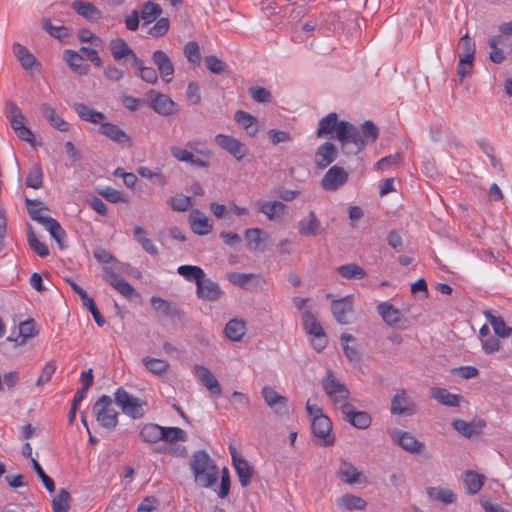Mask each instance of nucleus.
Returning a JSON list of instances; mask_svg holds the SVG:
<instances>
[{
  "mask_svg": "<svg viewBox=\"0 0 512 512\" xmlns=\"http://www.w3.org/2000/svg\"><path fill=\"white\" fill-rule=\"evenodd\" d=\"M163 426L154 423L145 424L139 433V437L143 442L156 443L162 440Z\"/></svg>",
  "mask_w": 512,
  "mask_h": 512,
  "instance_id": "39",
  "label": "nucleus"
},
{
  "mask_svg": "<svg viewBox=\"0 0 512 512\" xmlns=\"http://www.w3.org/2000/svg\"><path fill=\"white\" fill-rule=\"evenodd\" d=\"M377 312L389 326H397L404 319L403 313L389 302L379 303L377 305Z\"/></svg>",
  "mask_w": 512,
  "mask_h": 512,
  "instance_id": "28",
  "label": "nucleus"
},
{
  "mask_svg": "<svg viewBox=\"0 0 512 512\" xmlns=\"http://www.w3.org/2000/svg\"><path fill=\"white\" fill-rule=\"evenodd\" d=\"M311 429L320 445L329 446L333 444L334 438L331 436L332 422L328 416L324 415L312 419Z\"/></svg>",
  "mask_w": 512,
  "mask_h": 512,
  "instance_id": "10",
  "label": "nucleus"
},
{
  "mask_svg": "<svg viewBox=\"0 0 512 512\" xmlns=\"http://www.w3.org/2000/svg\"><path fill=\"white\" fill-rule=\"evenodd\" d=\"M349 178L348 172L341 166L334 165L321 179V186L326 191H336L343 187Z\"/></svg>",
  "mask_w": 512,
  "mask_h": 512,
  "instance_id": "8",
  "label": "nucleus"
},
{
  "mask_svg": "<svg viewBox=\"0 0 512 512\" xmlns=\"http://www.w3.org/2000/svg\"><path fill=\"white\" fill-rule=\"evenodd\" d=\"M484 315L496 335L500 337H508L511 335L512 329L506 325L502 317L493 315L491 311H486Z\"/></svg>",
  "mask_w": 512,
  "mask_h": 512,
  "instance_id": "43",
  "label": "nucleus"
},
{
  "mask_svg": "<svg viewBox=\"0 0 512 512\" xmlns=\"http://www.w3.org/2000/svg\"><path fill=\"white\" fill-rule=\"evenodd\" d=\"M114 397L116 404L127 416L133 419H139L144 416L143 406L145 402L140 398L131 395L122 387L115 391Z\"/></svg>",
  "mask_w": 512,
  "mask_h": 512,
  "instance_id": "5",
  "label": "nucleus"
},
{
  "mask_svg": "<svg viewBox=\"0 0 512 512\" xmlns=\"http://www.w3.org/2000/svg\"><path fill=\"white\" fill-rule=\"evenodd\" d=\"M25 184L32 189H40L43 186V171L39 164H34L29 169Z\"/></svg>",
  "mask_w": 512,
  "mask_h": 512,
  "instance_id": "54",
  "label": "nucleus"
},
{
  "mask_svg": "<svg viewBox=\"0 0 512 512\" xmlns=\"http://www.w3.org/2000/svg\"><path fill=\"white\" fill-rule=\"evenodd\" d=\"M234 120L247 132L249 136H256L259 132L257 119L250 113L238 110L235 113Z\"/></svg>",
  "mask_w": 512,
  "mask_h": 512,
  "instance_id": "36",
  "label": "nucleus"
},
{
  "mask_svg": "<svg viewBox=\"0 0 512 512\" xmlns=\"http://www.w3.org/2000/svg\"><path fill=\"white\" fill-rule=\"evenodd\" d=\"M64 60L73 72L80 75L88 73V66L83 64V57L73 50L64 51Z\"/></svg>",
  "mask_w": 512,
  "mask_h": 512,
  "instance_id": "38",
  "label": "nucleus"
},
{
  "mask_svg": "<svg viewBox=\"0 0 512 512\" xmlns=\"http://www.w3.org/2000/svg\"><path fill=\"white\" fill-rule=\"evenodd\" d=\"M195 481L202 487H210L218 480V470L210 456L204 451L196 452L190 463Z\"/></svg>",
  "mask_w": 512,
  "mask_h": 512,
  "instance_id": "3",
  "label": "nucleus"
},
{
  "mask_svg": "<svg viewBox=\"0 0 512 512\" xmlns=\"http://www.w3.org/2000/svg\"><path fill=\"white\" fill-rule=\"evenodd\" d=\"M215 143L237 161L243 160L249 152L245 143L231 135L217 134L215 136Z\"/></svg>",
  "mask_w": 512,
  "mask_h": 512,
  "instance_id": "6",
  "label": "nucleus"
},
{
  "mask_svg": "<svg viewBox=\"0 0 512 512\" xmlns=\"http://www.w3.org/2000/svg\"><path fill=\"white\" fill-rule=\"evenodd\" d=\"M42 28L57 39H63L68 36L67 28L63 26H53L49 19L42 20Z\"/></svg>",
  "mask_w": 512,
  "mask_h": 512,
  "instance_id": "62",
  "label": "nucleus"
},
{
  "mask_svg": "<svg viewBox=\"0 0 512 512\" xmlns=\"http://www.w3.org/2000/svg\"><path fill=\"white\" fill-rule=\"evenodd\" d=\"M302 324L304 330L307 332V334L311 336H316L321 333H324L321 324L318 322L316 317L308 310H305L302 313Z\"/></svg>",
  "mask_w": 512,
  "mask_h": 512,
  "instance_id": "45",
  "label": "nucleus"
},
{
  "mask_svg": "<svg viewBox=\"0 0 512 512\" xmlns=\"http://www.w3.org/2000/svg\"><path fill=\"white\" fill-rule=\"evenodd\" d=\"M28 243L30 248L37 253L40 257H46L49 255V249L47 245L42 242L33 231H29L27 234Z\"/></svg>",
  "mask_w": 512,
  "mask_h": 512,
  "instance_id": "57",
  "label": "nucleus"
},
{
  "mask_svg": "<svg viewBox=\"0 0 512 512\" xmlns=\"http://www.w3.org/2000/svg\"><path fill=\"white\" fill-rule=\"evenodd\" d=\"M193 373L197 379L207 388V390L216 395L221 394V387L218 380L207 367L203 365H195L193 367Z\"/></svg>",
  "mask_w": 512,
  "mask_h": 512,
  "instance_id": "23",
  "label": "nucleus"
},
{
  "mask_svg": "<svg viewBox=\"0 0 512 512\" xmlns=\"http://www.w3.org/2000/svg\"><path fill=\"white\" fill-rule=\"evenodd\" d=\"M55 371H56V363L54 361L47 362L44 365V367L42 368L41 374L39 375V377L36 381V385L42 386V385L48 383L51 380Z\"/></svg>",
  "mask_w": 512,
  "mask_h": 512,
  "instance_id": "64",
  "label": "nucleus"
},
{
  "mask_svg": "<svg viewBox=\"0 0 512 512\" xmlns=\"http://www.w3.org/2000/svg\"><path fill=\"white\" fill-rule=\"evenodd\" d=\"M257 209L273 222H282L287 214V206L280 201H257Z\"/></svg>",
  "mask_w": 512,
  "mask_h": 512,
  "instance_id": "14",
  "label": "nucleus"
},
{
  "mask_svg": "<svg viewBox=\"0 0 512 512\" xmlns=\"http://www.w3.org/2000/svg\"><path fill=\"white\" fill-rule=\"evenodd\" d=\"M431 397L437 400L439 403L449 407H456L460 403V398L458 395L452 394L444 388H432Z\"/></svg>",
  "mask_w": 512,
  "mask_h": 512,
  "instance_id": "41",
  "label": "nucleus"
},
{
  "mask_svg": "<svg viewBox=\"0 0 512 512\" xmlns=\"http://www.w3.org/2000/svg\"><path fill=\"white\" fill-rule=\"evenodd\" d=\"M187 433L179 427H164L162 429V440L165 442L186 441Z\"/></svg>",
  "mask_w": 512,
  "mask_h": 512,
  "instance_id": "55",
  "label": "nucleus"
},
{
  "mask_svg": "<svg viewBox=\"0 0 512 512\" xmlns=\"http://www.w3.org/2000/svg\"><path fill=\"white\" fill-rule=\"evenodd\" d=\"M110 396L102 395L93 405V413L98 424L108 430L118 425V412L112 406Z\"/></svg>",
  "mask_w": 512,
  "mask_h": 512,
  "instance_id": "4",
  "label": "nucleus"
},
{
  "mask_svg": "<svg viewBox=\"0 0 512 512\" xmlns=\"http://www.w3.org/2000/svg\"><path fill=\"white\" fill-rule=\"evenodd\" d=\"M459 58L471 59L474 60L476 53V45L475 42L470 38L468 33L463 35L459 40Z\"/></svg>",
  "mask_w": 512,
  "mask_h": 512,
  "instance_id": "53",
  "label": "nucleus"
},
{
  "mask_svg": "<svg viewBox=\"0 0 512 512\" xmlns=\"http://www.w3.org/2000/svg\"><path fill=\"white\" fill-rule=\"evenodd\" d=\"M168 203L177 212L187 211L192 206L191 198L182 194L171 197Z\"/></svg>",
  "mask_w": 512,
  "mask_h": 512,
  "instance_id": "60",
  "label": "nucleus"
},
{
  "mask_svg": "<svg viewBox=\"0 0 512 512\" xmlns=\"http://www.w3.org/2000/svg\"><path fill=\"white\" fill-rule=\"evenodd\" d=\"M196 295L203 301L217 302L223 297L224 291L217 282L205 275L196 286Z\"/></svg>",
  "mask_w": 512,
  "mask_h": 512,
  "instance_id": "9",
  "label": "nucleus"
},
{
  "mask_svg": "<svg viewBox=\"0 0 512 512\" xmlns=\"http://www.w3.org/2000/svg\"><path fill=\"white\" fill-rule=\"evenodd\" d=\"M19 334L21 337L19 345H24L28 339L34 337L37 334L34 320L28 319L21 322L19 325Z\"/></svg>",
  "mask_w": 512,
  "mask_h": 512,
  "instance_id": "58",
  "label": "nucleus"
},
{
  "mask_svg": "<svg viewBox=\"0 0 512 512\" xmlns=\"http://www.w3.org/2000/svg\"><path fill=\"white\" fill-rule=\"evenodd\" d=\"M142 362L149 372L158 376L166 373L169 368V363L165 359L144 357Z\"/></svg>",
  "mask_w": 512,
  "mask_h": 512,
  "instance_id": "49",
  "label": "nucleus"
},
{
  "mask_svg": "<svg viewBox=\"0 0 512 512\" xmlns=\"http://www.w3.org/2000/svg\"><path fill=\"white\" fill-rule=\"evenodd\" d=\"M335 503L343 511H363L367 507V501L364 498L351 493L337 497Z\"/></svg>",
  "mask_w": 512,
  "mask_h": 512,
  "instance_id": "25",
  "label": "nucleus"
},
{
  "mask_svg": "<svg viewBox=\"0 0 512 512\" xmlns=\"http://www.w3.org/2000/svg\"><path fill=\"white\" fill-rule=\"evenodd\" d=\"M338 155L337 148L333 143L325 142L321 144L315 152V163L317 168L323 170L333 163Z\"/></svg>",
  "mask_w": 512,
  "mask_h": 512,
  "instance_id": "19",
  "label": "nucleus"
},
{
  "mask_svg": "<svg viewBox=\"0 0 512 512\" xmlns=\"http://www.w3.org/2000/svg\"><path fill=\"white\" fill-rule=\"evenodd\" d=\"M229 452L231 454L232 464L237 473L241 486L247 487L251 483V479L254 473L253 468L244 458L238 454L236 448L232 445L229 446Z\"/></svg>",
  "mask_w": 512,
  "mask_h": 512,
  "instance_id": "11",
  "label": "nucleus"
},
{
  "mask_svg": "<svg viewBox=\"0 0 512 512\" xmlns=\"http://www.w3.org/2000/svg\"><path fill=\"white\" fill-rule=\"evenodd\" d=\"M336 271L345 279H362L366 276L365 270L355 263L339 266Z\"/></svg>",
  "mask_w": 512,
  "mask_h": 512,
  "instance_id": "48",
  "label": "nucleus"
},
{
  "mask_svg": "<svg viewBox=\"0 0 512 512\" xmlns=\"http://www.w3.org/2000/svg\"><path fill=\"white\" fill-rule=\"evenodd\" d=\"M379 130L372 121H365L361 129L347 121H341L337 131V140L346 155H356L366 145L374 143L378 138Z\"/></svg>",
  "mask_w": 512,
  "mask_h": 512,
  "instance_id": "1",
  "label": "nucleus"
},
{
  "mask_svg": "<svg viewBox=\"0 0 512 512\" xmlns=\"http://www.w3.org/2000/svg\"><path fill=\"white\" fill-rule=\"evenodd\" d=\"M388 434L393 443L399 445L403 450L410 454L420 453L424 449V444L410 432L400 429H391Z\"/></svg>",
  "mask_w": 512,
  "mask_h": 512,
  "instance_id": "7",
  "label": "nucleus"
},
{
  "mask_svg": "<svg viewBox=\"0 0 512 512\" xmlns=\"http://www.w3.org/2000/svg\"><path fill=\"white\" fill-rule=\"evenodd\" d=\"M161 13L160 5L155 2L147 1L142 5L141 18L145 24L154 22Z\"/></svg>",
  "mask_w": 512,
  "mask_h": 512,
  "instance_id": "51",
  "label": "nucleus"
},
{
  "mask_svg": "<svg viewBox=\"0 0 512 512\" xmlns=\"http://www.w3.org/2000/svg\"><path fill=\"white\" fill-rule=\"evenodd\" d=\"M453 428L463 436L471 438L481 434L482 429L486 426V423L482 419L467 422L462 419H455L452 423Z\"/></svg>",
  "mask_w": 512,
  "mask_h": 512,
  "instance_id": "26",
  "label": "nucleus"
},
{
  "mask_svg": "<svg viewBox=\"0 0 512 512\" xmlns=\"http://www.w3.org/2000/svg\"><path fill=\"white\" fill-rule=\"evenodd\" d=\"M42 116L48 123L60 132H66L69 129V124L57 114L56 109L49 103H42L40 105Z\"/></svg>",
  "mask_w": 512,
  "mask_h": 512,
  "instance_id": "30",
  "label": "nucleus"
},
{
  "mask_svg": "<svg viewBox=\"0 0 512 512\" xmlns=\"http://www.w3.org/2000/svg\"><path fill=\"white\" fill-rule=\"evenodd\" d=\"M150 303L153 309L162 316H169L171 314V303L158 296H152Z\"/></svg>",
  "mask_w": 512,
  "mask_h": 512,
  "instance_id": "63",
  "label": "nucleus"
},
{
  "mask_svg": "<svg viewBox=\"0 0 512 512\" xmlns=\"http://www.w3.org/2000/svg\"><path fill=\"white\" fill-rule=\"evenodd\" d=\"M152 61L154 65L157 67V72H159L162 80L165 83H170L174 77V65L169 57V55L163 50H155L152 53Z\"/></svg>",
  "mask_w": 512,
  "mask_h": 512,
  "instance_id": "13",
  "label": "nucleus"
},
{
  "mask_svg": "<svg viewBox=\"0 0 512 512\" xmlns=\"http://www.w3.org/2000/svg\"><path fill=\"white\" fill-rule=\"evenodd\" d=\"M13 53L25 70H30L36 63L33 54L22 44L15 42L12 46Z\"/></svg>",
  "mask_w": 512,
  "mask_h": 512,
  "instance_id": "37",
  "label": "nucleus"
},
{
  "mask_svg": "<svg viewBox=\"0 0 512 512\" xmlns=\"http://www.w3.org/2000/svg\"><path fill=\"white\" fill-rule=\"evenodd\" d=\"M184 55L188 62L193 65H199L201 61L200 48L197 42L189 41L184 46Z\"/></svg>",
  "mask_w": 512,
  "mask_h": 512,
  "instance_id": "59",
  "label": "nucleus"
},
{
  "mask_svg": "<svg viewBox=\"0 0 512 512\" xmlns=\"http://www.w3.org/2000/svg\"><path fill=\"white\" fill-rule=\"evenodd\" d=\"M332 313L336 321L340 324H347L349 322L348 315L352 313L353 304L352 296H346L339 300L332 302Z\"/></svg>",
  "mask_w": 512,
  "mask_h": 512,
  "instance_id": "27",
  "label": "nucleus"
},
{
  "mask_svg": "<svg viewBox=\"0 0 512 512\" xmlns=\"http://www.w3.org/2000/svg\"><path fill=\"white\" fill-rule=\"evenodd\" d=\"M261 395H262L265 403L276 414L283 415L288 412V399L285 396L280 395L272 387L264 386L261 389Z\"/></svg>",
  "mask_w": 512,
  "mask_h": 512,
  "instance_id": "16",
  "label": "nucleus"
},
{
  "mask_svg": "<svg viewBox=\"0 0 512 512\" xmlns=\"http://www.w3.org/2000/svg\"><path fill=\"white\" fill-rule=\"evenodd\" d=\"M391 413L394 415H412L415 405L407 398L405 390H398L391 401Z\"/></svg>",
  "mask_w": 512,
  "mask_h": 512,
  "instance_id": "22",
  "label": "nucleus"
},
{
  "mask_svg": "<svg viewBox=\"0 0 512 512\" xmlns=\"http://www.w3.org/2000/svg\"><path fill=\"white\" fill-rule=\"evenodd\" d=\"M325 232L314 211H309L307 215L303 216L298 222V233L301 236H317Z\"/></svg>",
  "mask_w": 512,
  "mask_h": 512,
  "instance_id": "17",
  "label": "nucleus"
},
{
  "mask_svg": "<svg viewBox=\"0 0 512 512\" xmlns=\"http://www.w3.org/2000/svg\"><path fill=\"white\" fill-rule=\"evenodd\" d=\"M150 107L163 116L172 115L175 112V102L166 94L151 90L147 93Z\"/></svg>",
  "mask_w": 512,
  "mask_h": 512,
  "instance_id": "12",
  "label": "nucleus"
},
{
  "mask_svg": "<svg viewBox=\"0 0 512 512\" xmlns=\"http://www.w3.org/2000/svg\"><path fill=\"white\" fill-rule=\"evenodd\" d=\"M225 336L232 342H239L246 334V323L242 319L229 320L224 328Z\"/></svg>",
  "mask_w": 512,
  "mask_h": 512,
  "instance_id": "34",
  "label": "nucleus"
},
{
  "mask_svg": "<svg viewBox=\"0 0 512 512\" xmlns=\"http://www.w3.org/2000/svg\"><path fill=\"white\" fill-rule=\"evenodd\" d=\"M427 494L430 498L436 499L445 505L453 503L456 499L453 491L448 488L428 487Z\"/></svg>",
  "mask_w": 512,
  "mask_h": 512,
  "instance_id": "46",
  "label": "nucleus"
},
{
  "mask_svg": "<svg viewBox=\"0 0 512 512\" xmlns=\"http://www.w3.org/2000/svg\"><path fill=\"white\" fill-rule=\"evenodd\" d=\"M188 222L191 230L197 235H207L212 231V224L208 217L198 209H193L189 216Z\"/></svg>",
  "mask_w": 512,
  "mask_h": 512,
  "instance_id": "21",
  "label": "nucleus"
},
{
  "mask_svg": "<svg viewBox=\"0 0 512 512\" xmlns=\"http://www.w3.org/2000/svg\"><path fill=\"white\" fill-rule=\"evenodd\" d=\"M105 280L120 294L126 298L137 297L138 293L123 277L113 271V269L104 267Z\"/></svg>",
  "mask_w": 512,
  "mask_h": 512,
  "instance_id": "15",
  "label": "nucleus"
},
{
  "mask_svg": "<svg viewBox=\"0 0 512 512\" xmlns=\"http://www.w3.org/2000/svg\"><path fill=\"white\" fill-rule=\"evenodd\" d=\"M341 413L343 419L357 429H367L372 423L370 414L366 411L357 410L353 404Z\"/></svg>",
  "mask_w": 512,
  "mask_h": 512,
  "instance_id": "18",
  "label": "nucleus"
},
{
  "mask_svg": "<svg viewBox=\"0 0 512 512\" xmlns=\"http://www.w3.org/2000/svg\"><path fill=\"white\" fill-rule=\"evenodd\" d=\"M135 68L139 70V77L149 83L156 84L158 82V72L153 67L144 66L142 60L140 59L139 64H132Z\"/></svg>",
  "mask_w": 512,
  "mask_h": 512,
  "instance_id": "56",
  "label": "nucleus"
},
{
  "mask_svg": "<svg viewBox=\"0 0 512 512\" xmlns=\"http://www.w3.org/2000/svg\"><path fill=\"white\" fill-rule=\"evenodd\" d=\"M338 477L345 483L354 485L365 481L363 472L358 470L351 462L342 460L337 470Z\"/></svg>",
  "mask_w": 512,
  "mask_h": 512,
  "instance_id": "20",
  "label": "nucleus"
},
{
  "mask_svg": "<svg viewBox=\"0 0 512 512\" xmlns=\"http://www.w3.org/2000/svg\"><path fill=\"white\" fill-rule=\"evenodd\" d=\"M71 7L83 18L88 21H98L102 14L101 11L90 2L76 0L73 1Z\"/></svg>",
  "mask_w": 512,
  "mask_h": 512,
  "instance_id": "35",
  "label": "nucleus"
},
{
  "mask_svg": "<svg viewBox=\"0 0 512 512\" xmlns=\"http://www.w3.org/2000/svg\"><path fill=\"white\" fill-rule=\"evenodd\" d=\"M25 203L27 206L28 213L30 217L39 222L40 224L47 218V215H43L42 211L47 208L43 205V203L38 199H29L25 198Z\"/></svg>",
  "mask_w": 512,
  "mask_h": 512,
  "instance_id": "50",
  "label": "nucleus"
},
{
  "mask_svg": "<svg viewBox=\"0 0 512 512\" xmlns=\"http://www.w3.org/2000/svg\"><path fill=\"white\" fill-rule=\"evenodd\" d=\"M463 481L467 493L471 495L476 494L483 486V477L473 471H466L463 476Z\"/></svg>",
  "mask_w": 512,
  "mask_h": 512,
  "instance_id": "47",
  "label": "nucleus"
},
{
  "mask_svg": "<svg viewBox=\"0 0 512 512\" xmlns=\"http://www.w3.org/2000/svg\"><path fill=\"white\" fill-rule=\"evenodd\" d=\"M6 115L10 121L13 131H17L25 127V116L21 112L20 108L13 102L7 103Z\"/></svg>",
  "mask_w": 512,
  "mask_h": 512,
  "instance_id": "40",
  "label": "nucleus"
},
{
  "mask_svg": "<svg viewBox=\"0 0 512 512\" xmlns=\"http://www.w3.org/2000/svg\"><path fill=\"white\" fill-rule=\"evenodd\" d=\"M99 132L118 144H126L130 142L128 134L118 125L106 122L105 120L99 127Z\"/></svg>",
  "mask_w": 512,
  "mask_h": 512,
  "instance_id": "31",
  "label": "nucleus"
},
{
  "mask_svg": "<svg viewBox=\"0 0 512 512\" xmlns=\"http://www.w3.org/2000/svg\"><path fill=\"white\" fill-rule=\"evenodd\" d=\"M177 273L181 275L186 281L194 282L196 285L205 276L204 270L195 265H181L177 268Z\"/></svg>",
  "mask_w": 512,
  "mask_h": 512,
  "instance_id": "42",
  "label": "nucleus"
},
{
  "mask_svg": "<svg viewBox=\"0 0 512 512\" xmlns=\"http://www.w3.org/2000/svg\"><path fill=\"white\" fill-rule=\"evenodd\" d=\"M340 122L341 121L338 120V115L336 113H329L320 119L316 132L317 137H323L334 133V137L337 139V131L339 129Z\"/></svg>",
  "mask_w": 512,
  "mask_h": 512,
  "instance_id": "33",
  "label": "nucleus"
},
{
  "mask_svg": "<svg viewBox=\"0 0 512 512\" xmlns=\"http://www.w3.org/2000/svg\"><path fill=\"white\" fill-rule=\"evenodd\" d=\"M322 387L334 408L341 412L349 409L352 404L350 391L346 384L338 379L332 371H327L322 380Z\"/></svg>",
  "mask_w": 512,
  "mask_h": 512,
  "instance_id": "2",
  "label": "nucleus"
},
{
  "mask_svg": "<svg viewBox=\"0 0 512 512\" xmlns=\"http://www.w3.org/2000/svg\"><path fill=\"white\" fill-rule=\"evenodd\" d=\"M109 47L114 60L121 61L123 58L129 57L132 60V64L140 63V59L124 39L116 38L111 40Z\"/></svg>",
  "mask_w": 512,
  "mask_h": 512,
  "instance_id": "24",
  "label": "nucleus"
},
{
  "mask_svg": "<svg viewBox=\"0 0 512 512\" xmlns=\"http://www.w3.org/2000/svg\"><path fill=\"white\" fill-rule=\"evenodd\" d=\"M244 237L247 242V246L251 251L265 250V242L268 239V235L265 231L260 228H249L244 232Z\"/></svg>",
  "mask_w": 512,
  "mask_h": 512,
  "instance_id": "29",
  "label": "nucleus"
},
{
  "mask_svg": "<svg viewBox=\"0 0 512 512\" xmlns=\"http://www.w3.org/2000/svg\"><path fill=\"white\" fill-rule=\"evenodd\" d=\"M41 224L50 233L51 237L56 240L60 248H63L62 240L65 238L66 234L59 222L48 216Z\"/></svg>",
  "mask_w": 512,
  "mask_h": 512,
  "instance_id": "44",
  "label": "nucleus"
},
{
  "mask_svg": "<svg viewBox=\"0 0 512 512\" xmlns=\"http://www.w3.org/2000/svg\"><path fill=\"white\" fill-rule=\"evenodd\" d=\"M73 108L79 118L83 121L101 125L106 119V116L102 112H99L84 103H74Z\"/></svg>",
  "mask_w": 512,
  "mask_h": 512,
  "instance_id": "32",
  "label": "nucleus"
},
{
  "mask_svg": "<svg viewBox=\"0 0 512 512\" xmlns=\"http://www.w3.org/2000/svg\"><path fill=\"white\" fill-rule=\"evenodd\" d=\"M354 341V337L350 334L343 333L341 335V342L346 357L351 362H357L359 360V354L355 347L349 345L350 342Z\"/></svg>",
  "mask_w": 512,
  "mask_h": 512,
  "instance_id": "61",
  "label": "nucleus"
},
{
  "mask_svg": "<svg viewBox=\"0 0 512 512\" xmlns=\"http://www.w3.org/2000/svg\"><path fill=\"white\" fill-rule=\"evenodd\" d=\"M70 503L71 497L69 492L66 489H60L52 499L53 512H68Z\"/></svg>",
  "mask_w": 512,
  "mask_h": 512,
  "instance_id": "52",
  "label": "nucleus"
}]
</instances>
